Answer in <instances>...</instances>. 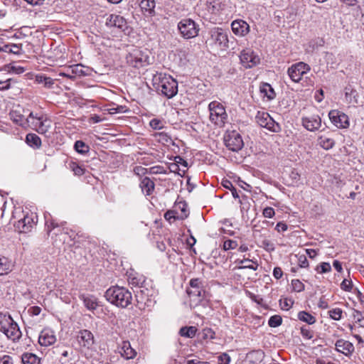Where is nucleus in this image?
<instances>
[{"label":"nucleus","mask_w":364,"mask_h":364,"mask_svg":"<svg viewBox=\"0 0 364 364\" xmlns=\"http://www.w3.org/2000/svg\"><path fill=\"white\" fill-rule=\"evenodd\" d=\"M105 296L109 302L121 308H127L132 301V293L125 287L117 285L109 287Z\"/></svg>","instance_id":"1"},{"label":"nucleus","mask_w":364,"mask_h":364,"mask_svg":"<svg viewBox=\"0 0 364 364\" xmlns=\"http://www.w3.org/2000/svg\"><path fill=\"white\" fill-rule=\"evenodd\" d=\"M36 216L25 214L21 208H15L12 212L10 223L13 224L16 230L19 232H30L36 224Z\"/></svg>","instance_id":"2"},{"label":"nucleus","mask_w":364,"mask_h":364,"mask_svg":"<svg viewBox=\"0 0 364 364\" xmlns=\"http://www.w3.org/2000/svg\"><path fill=\"white\" fill-rule=\"evenodd\" d=\"M153 83L168 98H172L178 92V82L171 75L157 73L153 77Z\"/></svg>","instance_id":"3"},{"label":"nucleus","mask_w":364,"mask_h":364,"mask_svg":"<svg viewBox=\"0 0 364 364\" xmlns=\"http://www.w3.org/2000/svg\"><path fill=\"white\" fill-rule=\"evenodd\" d=\"M177 28L181 36L186 40L196 38L200 31L199 24L190 18L181 19L177 24Z\"/></svg>","instance_id":"4"},{"label":"nucleus","mask_w":364,"mask_h":364,"mask_svg":"<svg viewBox=\"0 0 364 364\" xmlns=\"http://www.w3.org/2000/svg\"><path fill=\"white\" fill-rule=\"evenodd\" d=\"M0 331L12 341L18 340L21 336V332L18 324L10 316L4 315L0 321Z\"/></svg>","instance_id":"5"},{"label":"nucleus","mask_w":364,"mask_h":364,"mask_svg":"<svg viewBox=\"0 0 364 364\" xmlns=\"http://www.w3.org/2000/svg\"><path fill=\"white\" fill-rule=\"evenodd\" d=\"M210 112L209 119L212 123L220 127H223L228 117L225 109L223 105L217 102L213 101L208 105Z\"/></svg>","instance_id":"6"},{"label":"nucleus","mask_w":364,"mask_h":364,"mask_svg":"<svg viewBox=\"0 0 364 364\" xmlns=\"http://www.w3.org/2000/svg\"><path fill=\"white\" fill-rule=\"evenodd\" d=\"M28 127L41 134H46L51 127V122L47 117L38 116L32 112L28 116Z\"/></svg>","instance_id":"7"},{"label":"nucleus","mask_w":364,"mask_h":364,"mask_svg":"<svg viewBox=\"0 0 364 364\" xmlns=\"http://www.w3.org/2000/svg\"><path fill=\"white\" fill-rule=\"evenodd\" d=\"M210 37L208 41L217 48L226 50L229 46L228 35L226 31L220 28H215L210 32Z\"/></svg>","instance_id":"8"},{"label":"nucleus","mask_w":364,"mask_h":364,"mask_svg":"<svg viewBox=\"0 0 364 364\" xmlns=\"http://www.w3.org/2000/svg\"><path fill=\"white\" fill-rule=\"evenodd\" d=\"M257 123L262 127H264L273 132H279L281 127L271 116L265 112L258 111L255 117Z\"/></svg>","instance_id":"9"},{"label":"nucleus","mask_w":364,"mask_h":364,"mask_svg":"<svg viewBox=\"0 0 364 364\" xmlns=\"http://www.w3.org/2000/svg\"><path fill=\"white\" fill-rule=\"evenodd\" d=\"M225 144L232 151H240L244 146L240 134L236 131L228 132L224 136Z\"/></svg>","instance_id":"10"},{"label":"nucleus","mask_w":364,"mask_h":364,"mask_svg":"<svg viewBox=\"0 0 364 364\" xmlns=\"http://www.w3.org/2000/svg\"><path fill=\"white\" fill-rule=\"evenodd\" d=\"M156 294V290L149 287V284L144 282L139 289L135 291V296L138 304L147 305V302L151 301V298Z\"/></svg>","instance_id":"11"},{"label":"nucleus","mask_w":364,"mask_h":364,"mask_svg":"<svg viewBox=\"0 0 364 364\" xmlns=\"http://www.w3.org/2000/svg\"><path fill=\"white\" fill-rule=\"evenodd\" d=\"M240 60L245 68H253L260 63V58L250 48L243 49L240 52Z\"/></svg>","instance_id":"12"},{"label":"nucleus","mask_w":364,"mask_h":364,"mask_svg":"<svg viewBox=\"0 0 364 364\" xmlns=\"http://www.w3.org/2000/svg\"><path fill=\"white\" fill-rule=\"evenodd\" d=\"M310 66L303 62H299L292 65L288 69V75L291 80L298 82L301 80L302 76L310 70Z\"/></svg>","instance_id":"13"},{"label":"nucleus","mask_w":364,"mask_h":364,"mask_svg":"<svg viewBox=\"0 0 364 364\" xmlns=\"http://www.w3.org/2000/svg\"><path fill=\"white\" fill-rule=\"evenodd\" d=\"M328 117L331 122L338 128L344 129L349 126L348 117L343 112L333 109L329 112Z\"/></svg>","instance_id":"14"},{"label":"nucleus","mask_w":364,"mask_h":364,"mask_svg":"<svg viewBox=\"0 0 364 364\" xmlns=\"http://www.w3.org/2000/svg\"><path fill=\"white\" fill-rule=\"evenodd\" d=\"M191 288L187 289V294L191 298H196L200 301L204 297L205 291L202 288V282L198 279H192L190 281Z\"/></svg>","instance_id":"15"},{"label":"nucleus","mask_w":364,"mask_h":364,"mask_svg":"<svg viewBox=\"0 0 364 364\" xmlns=\"http://www.w3.org/2000/svg\"><path fill=\"white\" fill-rule=\"evenodd\" d=\"M105 25L107 27H114L122 31H125L127 28V20L123 16L115 14L108 15L106 18Z\"/></svg>","instance_id":"16"},{"label":"nucleus","mask_w":364,"mask_h":364,"mask_svg":"<svg viewBox=\"0 0 364 364\" xmlns=\"http://www.w3.org/2000/svg\"><path fill=\"white\" fill-rule=\"evenodd\" d=\"M148 57L144 55L140 50H134L127 57V63L134 68L144 66L146 63Z\"/></svg>","instance_id":"17"},{"label":"nucleus","mask_w":364,"mask_h":364,"mask_svg":"<svg viewBox=\"0 0 364 364\" xmlns=\"http://www.w3.org/2000/svg\"><path fill=\"white\" fill-rule=\"evenodd\" d=\"M56 337L54 332L49 328L43 329L38 337V343L43 346H49L55 343Z\"/></svg>","instance_id":"18"},{"label":"nucleus","mask_w":364,"mask_h":364,"mask_svg":"<svg viewBox=\"0 0 364 364\" xmlns=\"http://www.w3.org/2000/svg\"><path fill=\"white\" fill-rule=\"evenodd\" d=\"M302 125L310 132L318 130L321 126V119L318 115L303 117Z\"/></svg>","instance_id":"19"},{"label":"nucleus","mask_w":364,"mask_h":364,"mask_svg":"<svg viewBox=\"0 0 364 364\" xmlns=\"http://www.w3.org/2000/svg\"><path fill=\"white\" fill-rule=\"evenodd\" d=\"M232 32L237 36H245L250 31V26L242 19L235 20L231 23Z\"/></svg>","instance_id":"20"},{"label":"nucleus","mask_w":364,"mask_h":364,"mask_svg":"<svg viewBox=\"0 0 364 364\" xmlns=\"http://www.w3.org/2000/svg\"><path fill=\"white\" fill-rule=\"evenodd\" d=\"M78 343L87 348H90L94 343V336L88 330H81L77 336Z\"/></svg>","instance_id":"21"},{"label":"nucleus","mask_w":364,"mask_h":364,"mask_svg":"<svg viewBox=\"0 0 364 364\" xmlns=\"http://www.w3.org/2000/svg\"><path fill=\"white\" fill-rule=\"evenodd\" d=\"M65 223V222L58 223L53 220L50 222L47 220L46 223V231L48 234H50L52 231H54L53 234L55 235L61 233L62 231H63L65 234H68V232L67 231L68 229L64 228Z\"/></svg>","instance_id":"22"},{"label":"nucleus","mask_w":364,"mask_h":364,"mask_svg":"<svg viewBox=\"0 0 364 364\" xmlns=\"http://www.w3.org/2000/svg\"><path fill=\"white\" fill-rule=\"evenodd\" d=\"M79 297L90 311H94L99 306L97 299L93 295L80 294Z\"/></svg>","instance_id":"23"},{"label":"nucleus","mask_w":364,"mask_h":364,"mask_svg":"<svg viewBox=\"0 0 364 364\" xmlns=\"http://www.w3.org/2000/svg\"><path fill=\"white\" fill-rule=\"evenodd\" d=\"M336 348L338 351L345 355L351 353L354 350V346L350 342L342 339L336 341Z\"/></svg>","instance_id":"24"},{"label":"nucleus","mask_w":364,"mask_h":364,"mask_svg":"<svg viewBox=\"0 0 364 364\" xmlns=\"http://www.w3.org/2000/svg\"><path fill=\"white\" fill-rule=\"evenodd\" d=\"M11 119L16 123V124L23 127H28V117L25 118L23 114H21L17 110H13L9 114Z\"/></svg>","instance_id":"25"},{"label":"nucleus","mask_w":364,"mask_h":364,"mask_svg":"<svg viewBox=\"0 0 364 364\" xmlns=\"http://www.w3.org/2000/svg\"><path fill=\"white\" fill-rule=\"evenodd\" d=\"M345 99L346 101L349 104H358V93L356 90L353 89L350 86L345 87Z\"/></svg>","instance_id":"26"},{"label":"nucleus","mask_w":364,"mask_h":364,"mask_svg":"<svg viewBox=\"0 0 364 364\" xmlns=\"http://www.w3.org/2000/svg\"><path fill=\"white\" fill-rule=\"evenodd\" d=\"M140 187L146 196H150L154 190L155 185L149 178L145 177L141 181Z\"/></svg>","instance_id":"27"},{"label":"nucleus","mask_w":364,"mask_h":364,"mask_svg":"<svg viewBox=\"0 0 364 364\" xmlns=\"http://www.w3.org/2000/svg\"><path fill=\"white\" fill-rule=\"evenodd\" d=\"M121 354L124 358L128 360L134 358L136 355V352L131 347L129 341H124L122 346Z\"/></svg>","instance_id":"28"},{"label":"nucleus","mask_w":364,"mask_h":364,"mask_svg":"<svg viewBox=\"0 0 364 364\" xmlns=\"http://www.w3.org/2000/svg\"><path fill=\"white\" fill-rule=\"evenodd\" d=\"M26 144L33 149H39L41 146V139L36 134L30 133L26 136Z\"/></svg>","instance_id":"29"},{"label":"nucleus","mask_w":364,"mask_h":364,"mask_svg":"<svg viewBox=\"0 0 364 364\" xmlns=\"http://www.w3.org/2000/svg\"><path fill=\"white\" fill-rule=\"evenodd\" d=\"M237 263L241 264L239 269L248 268L252 270H257L258 268V263L256 260L250 259L248 258H244L243 259H238L236 261Z\"/></svg>","instance_id":"30"},{"label":"nucleus","mask_w":364,"mask_h":364,"mask_svg":"<svg viewBox=\"0 0 364 364\" xmlns=\"http://www.w3.org/2000/svg\"><path fill=\"white\" fill-rule=\"evenodd\" d=\"M141 9L149 15L154 14L155 1L154 0H139Z\"/></svg>","instance_id":"31"},{"label":"nucleus","mask_w":364,"mask_h":364,"mask_svg":"<svg viewBox=\"0 0 364 364\" xmlns=\"http://www.w3.org/2000/svg\"><path fill=\"white\" fill-rule=\"evenodd\" d=\"M318 143L326 150L332 149L335 145V141L326 135L320 136L318 139Z\"/></svg>","instance_id":"32"},{"label":"nucleus","mask_w":364,"mask_h":364,"mask_svg":"<svg viewBox=\"0 0 364 364\" xmlns=\"http://www.w3.org/2000/svg\"><path fill=\"white\" fill-rule=\"evenodd\" d=\"M260 92L269 100H273L276 96L274 89L269 83H262L260 86Z\"/></svg>","instance_id":"33"},{"label":"nucleus","mask_w":364,"mask_h":364,"mask_svg":"<svg viewBox=\"0 0 364 364\" xmlns=\"http://www.w3.org/2000/svg\"><path fill=\"white\" fill-rule=\"evenodd\" d=\"M21 44H6L4 45L3 47L0 48V50L9 53L20 55L21 53Z\"/></svg>","instance_id":"34"},{"label":"nucleus","mask_w":364,"mask_h":364,"mask_svg":"<svg viewBox=\"0 0 364 364\" xmlns=\"http://www.w3.org/2000/svg\"><path fill=\"white\" fill-rule=\"evenodd\" d=\"M23 364H40V358L31 353H25L21 356Z\"/></svg>","instance_id":"35"},{"label":"nucleus","mask_w":364,"mask_h":364,"mask_svg":"<svg viewBox=\"0 0 364 364\" xmlns=\"http://www.w3.org/2000/svg\"><path fill=\"white\" fill-rule=\"evenodd\" d=\"M197 332V328L195 326H185L182 327L179 333L181 336L186 338H193Z\"/></svg>","instance_id":"36"},{"label":"nucleus","mask_w":364,"mask_h":364,"mask_svg":"<svg viewBox=\"0 0 364 364\" xmlns=\"http://www.w3.org/2000/svg\"><path fill=\"white\" fill-rule=\"evenodd\" d=\"M298 318L300 321L307 323L308 324H313L316 322L315 317L306 311L299 312Z\"/></svg>","instance_id":"37"},{"label":"nucleus","mask_w":364,"mask_h":364,"mask_svg":"<svg viewBox=\"0 0 364 364\" xmlns=\"http://www.w3.org/2000/svg\"><path fill=\"white\" fill-rule=\"evenodd\" d=\"M36 81L38 83H43L46 87H50L53 85V80L50 77L40 74L36 76Z\"/></svg>","instance_id":"38"},{"label":"nucleus","mask_w":364,"mask_h":364,"mask_svg":"<svg viewBox=\"0 0 364 364\" xmlns=\"http://www.w3.org/2000/svg\"><path fill=\"white\" fill-rule=\"evenodd\" d=\"M11 270V263L7 258H0V275L7 274Z\"/></svg>","instance_id":"39"},{"label":"nucleus","mask_w":364,"mask_h":364,"mask_svg":"<svg viewBox=\"0 0 364 364\" xmlns=\"http://www.w3.org/2000/svg\"><path fill=\"white\" fill-rule=\"evenodd\" d=\"M3 70L8 73H14L16 74H21L25 71L24 68L17 66L13 64H8L4 66Z\"/></svg>","instance_id":"40"},{"label":"nucleus","mask_w":364,"mask_h":364,"mask_svg":"<svg viewBox=\"0 0 364 364\" xmlns=\"http://www.w3.org/2000/svg\"><path fill=\"white\" fill-rule=\"evenodd\" d=\"M75 151L80 154H86L89 151L90 147L82 141H76L74 145Z\"/></svg>","instance_id":"41"},{"label":"nucleus","mask_w":364,"mask_h":364,"mask_svg":"<svg viewBox=\"0 0 364 364\" xmlns=\"http://www.w3.org/2000/svg\"><path fill=\"white\" fill-rule=\"evenodd\" d=\"M156 140L161 144H170L172 141L171 138L164 132H158L154 134Z\"/></svg>","instance_id":"42"},{"label":"nucleus","mask_w":364,"mask_h":364,"mask_svg":"<svg viewBox=\"0 0 364 364\" xmlns=\"http://www.w3.org/2000/svg\"><path fill=\"white\" fill-rule=\"evenodd\" d=\"M282 323V318L279 315H274L271 316L268 321L270 327L275 328L279 326Z\"/></svg>","instance_id":"43"},{"label":"nucleus","mask_w":364,"mask_h":364,"mask_svg":"<svg viewBox=\"0 0 364 364\" xmlns=\"http://www.w3.org/2000/svg\"><path fill=\"white\" fill-rule=\"evenodd\" d=\"M343 311L340 308H335L328 311L330 317L336 321H338L341 318Z\"/></svg>","instance_id":"44"},{"label":"nucleus","mask_w":364,"mask_h":364,"mask_svg":"<svg viewBox=\"0 0 364 364\" xmlns=\"http://www.w3.org/2000/svg\"><path fill=\"white\" fill-rule=\"evenodd\" d=\"M149 125L154 129H161L164 127V122L161 119L154 118L150 121Z\"/></svg>","instance_id":"45"},{"label":"nucleus","mask_w":364,"mask_h":364,"mask_svg":"<svg viewBox=\"0 0 364 364\" xmlns=\"http://www.w3.org/2000/svg\"><path fill=\"white\" fill-rule=\"evenodd\" d=\"M237 242L232 240H226L223 243V250L227 251L229 250H234L237 247Z\"/></svg>","instance_id":"46"},{"label":"nucleus","mask_w":364,"mask_h":364,"mask_svg":"<svg viewBox=\"0 0 364 364\" xmlns=\"http://www.w3.org/2000/svg\"><path fill=\"white\" fill-rule=\"evenodd\" d=\"M291 285L293 289L295 291L301 292L304 289V284L300 282L299 279H293L291 281Z\"/></svg>","instance_id":"47"},{"label":"nucleus","mask_w":364,"mask_h":364,"mask_svg":"<svg viewBox=\"0 0 364 364\" xmlns=\"http://www.w3.org/2000/svg\"><path fill=\"white\" fill-rule=\"evenodd\" d=\"M70 168L75 176H80L85 173V169L75 163H73L70 165Z\"/></svg>","instance_id":"48"},{"label":"nucleus","mask_w":364,"mask_h":364,"mask_svg":"<svg viewBox=\"0 0 364 364\" xmlns=\"http://www.w3.org/2000/svg\"><path fill=\"white\" fill-rule=\"evenodd\" d=\"M316 269L318 273H326L331 270V267L328 262H322L320 267L318 266Z\"/></svg>","instance_id":"49"},{"label":"nucleus","mask_w":364,"mask_h":364,"mask_svg":"<svg viewBox=\"0 0 364 364\" xmlns=\"http://www.w3.org/2000/svg\"><path fill=\"white\" fill-rule=\"evenodd\" d=\"M341 288L346 291H351L353 289V283L351 280L344 279L341 284Z\"/></svg>","instance_id":"50"},{"label":"nucleus","mask_w":364,"mask_h":364,"mask_svg":"<svg viewBox=\"0 0 364 364\" xmlns=\"http://www.w3.org/2000/svg\"><path fill=\"white\" fill-rule=\"evenodd\" d=\"M72 73L79 75V76H82V75H86V73L83 70V66L82 65H79V64L75 65L73 67H72Z\"/></svg>","instance_id":"51"},{"label":"nucleus","mask_w":364,"mask_h":364,"mask_svg":"<svg viewBox=\"0 0 364 364\" xmlns=\"http://www.w3.org/2000/svg\"><path fill=\"white\" fill-rule=\"evenodd\" d=\"M218 364H229L230 357L227 353H223L218 356Z\"/></svg>","instance_id":"52"},{"label":"nucleus","mask_w":364,"mask_h":364,"mask_svg":"<svg viewBox=\"0 0 364 364\" xmlns=\"http://www.w3.org/2000/svg\"><path fill=\"white\" fill-rule=\"evenodd\" d=\"M134 172L136 175L139 176H142L149 173L147 168L142 167L141 166H136L134 168Z\"/></svg>","instance_id":"53"},{"label":"nucleus","mask_w":364,"mask_h":364,"mask_svg":"<svg viewBox=\"0 0 364 364\" xmlns=\"http://www.w3.org/2000/svg\"><path fill=\"white\" fill-rule=\"evenodd\" d=\"M274 210L271 207H267L263 210V215L265 218H271L274 215Z\"/></svg>","instance_id":"54"},{"label":"nucleus","mask_w":364,"mask_h":364,"mask_svg":"<svg viewBox=\"0 0 364 364\" xmlns=\"http://www.w3.org/2000/svg\"><path fill=\"white\" fill-rule=\"evenodd\" d=\"M0 364H14L13 358L8 355L0 357Z\"/></svg>","instance_id":"55"},{"label":"nucleus","mask_w":364,"mask_h":364,"mask_svg":"<svg viewBox=\"0 0 364 364\" xmlns=\"http://www.w3.org/2000/svg\"><path fill=\"white\" fill-rule=\"evenodd\" d=\"M58 350V353H60L61 354V358H60V361L61 362L62 364H63L64 363H65L67 361L66 358L69 356V352L68 350H60V349H57Z\"/></svg>","instance_id":"56"},{"label":"nucleus","mask_w":364,"mask_h":364,"mask_svg":"<svg viewBox=\"0 0 364 364\" xmlns=\"http://www.w3.org/2000/svg\"><path fill=\"white\" fill-rule=\"evenodd\" d=\"M299 266L301 268H306L309 266V262L305 255H300L299 257Z\"/></svg>","instance_id":"57"},{"label":"nucleus","mask_w":364,"mask_h":364,"mask_svg":"<svg viewBox=\"0 0 364 364\" xmlns=\"http://www.w3.org/2000/svg\"><path fill=\"white\" fill-rule=\"evenodd\" d=\"M263 247L269 251H273L274 250V244L269 240H264L262 241Z\"/></svg>","instance_id":"58"},{"label":"nucleus","mask_w":364,"mask_h":364,"mask_svg":"<svg viewBox=\"0 0 364 364\" xmlns=\"http://www.w3.org/2000/svg\"><path fill=\"white\" fill-rule=\"evenodd\" d=\"M301 335L304 337H305V338H306L308 339H311L313 337L312 331H309V330H308V329H306V328H305L304 327H302L301 328Z\"/></svg>","instance_id":"59"},{"label":"nucleus","mask_w":364,"mask_h":364,"mask_svg":"<svg viewBox=\"0 0 364 364\" xmlns=\"http://www.w3.org/2000/svg\"><path fill=\"white\" fill-rule=\"evenodd\" d=\"M275 229L279 232H284L287 230V225L284 223L279 222L277 224Z\"/></svg>","instance_id":"60"},{"label":"nucleus","mask_w":364,"mask_h":364,"mask_svg":"<svg viewBox=\"0 0 364 364\" xmlns=\"http://www.w3.org/2000/svg\"><path fill=\"white\" fill-rule=\"evenodd\" d=\"M164 218L166 220L171 221V219H176L174 210H168L164 214Z\"/></svg>","instance_id":"61"},{"label":"nucleus","mask_w":364,"mask_h":364,"mask_svg":"<svg viewBox=\"0 0 364 364\" xmlns=\"http://www.w3.org/2000/svg\"><path fill=\"white\" fill-rule=\"evenodd\" d=\"M283 274L282 270L280 267H274L273 270V275L276 279H280Z\"/></svg>","instance_id":"62"},{"label":"nucleus","mask_w":364,"mask_h":364,"mask_svg":"<svg viewBox=\"0 0 364 364\" xmlns=\"http://www.w3.org/2000/svg\"><path fill=\"white\" fill-rule=\"evenodd\" d=\"M293 301L291 299H285L283 304L282 309L288 310L290 309L293 304Z\"/></svg>","instance_id":"63"},{"label":"nucleus","mask_w":364,"mask_h":364,"mask_svg":"<svg viewBox=\"0 0 364 364\" xmlns=\"http://www.w3.org/2000/svg\"><path fill=\"white\" fill-rule=\"evenodd\" d=\"M318 94L316 93L315 95V100L318 102H321L323 99V90H319L317 91Z\"/></svg>","instance_id":"64"}]
</instances>
